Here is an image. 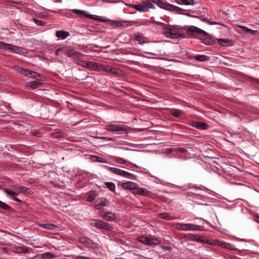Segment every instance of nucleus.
Returning <instances> with one entry per match:
<instances>
[{
    "instance_id": "nucleus-1",
    "label": "nucleus",
    "mask_w": 259,
    "mask_h": 259,
    "mask_svg": "<svg viewBox=\"0 0 259 259\" xmlns=\"http://www.w3.org/2000/svg\"><path fill=\"white\" fill-rule=\"evenodd\" d=\"M184 29L187 31L188 34L201 35L199 39L205 45L212 46L214 44L215 41L212 37L205 31L194 26H186Z\"/></svg>"
},
{
    "instance_id": "nucleus-2",
    "label": "nucleus",
    "mask_w": 259,
    "mask_h": 259,
    "mask_svg": "<svg viewBox=\"0 0 259 259\" xmlns=\"http://www.w3.org/2000/svg\"><path fill=\"white\" fill-rule=\"evenodd\" d=\"M147 49L148 51L147 54L158 56L161 55L163 51V46L157 41H147Z\"/></svg>"
},
{
    "instance_id": "nucleus-3",
    "label": "nucleus",
    "mask_w": 259,
    "mask_h": 259,
    "mask_svg": "<svg viewBox=\"0 0 259 259\" xmlns=\"http://www.w3.org/2000/svg\"><path fill=\"white\" fill-rule=\"evenodd\" d=\"M161 25L163 26L162 32L166 37L172 39L180 37L182 38L185 37V34L179 33L177 30L169 27L167 24L162 23Z\"/></svg>"
},
{
    "instance_id": "nucleus-4",
    "label": "nucleus",
    "mask_w": 259,
    "mask_h": 259,
    "mask_svg": "<svg viewBox=\"0 0 259 259\" xmlns=\"http://www.w3.org/2000/svg\"><path fill=\"white\" fill-rule=\"evenodd\" d=\"M89 223L91 227H95L97 229L107 231H111L113 229V225L101 220L95 219L90 220Z\"/></svg>"
},
{
    "instance_id": "nucleus-5",
    "label": "nucleus",
    "mask_w": 259,
    "mask_h": 259,
    "mask_svg": "<svg viewBox=\"0 0 259 259\" xmlns=\"http://www.w3.org/2000/svg\"><path fill=\"white\" fill-rule=\"evenodd\" d=\"M125 127L123 125L109 124L106 125L105 130L109 132L120 134L126 131Z\"/></svg>"
},
{
    "instance_id": "nucleus-6",
    "label": "nucleus",
    "mask_w": 259,
    "mask_h": 259,
    "mask_svg": "<svg viewBox=\"0 0 259 259\" xmlns=\"http://www.w3.org/2000/svg\"><path fill=\"white\" fill-rule=\"evenodd\" d=\"M72 11L73 13L77 15L78 16L81 18L83 17H88L89 18H91L94 20H99L101 21H104V20L98 19V16H94L93 15L89 14L85 11L84 10H78V9H73L72 10H68L69 12H67V13L68 14H70V12Z\"/></svg>"
},
{
    "instance_id": "nucleus-7",
    "label": "nucleus",
    "mask_w": 259,
    "mask_h": 259,
    "mask_svg": "<svg viewBox=\"0 0 259 259\" xmlns=\"http://www.w3.org/2000/svg\"><path fill=\"white\" fill-rule=\"evenodd\" d=\"M109 169L112 173L130 179L134 180L136 177L134 175L117 168L109 167Z\"/></svg>"
},
{
    "instance_id": "nucleus-8",
    "label": "nucleus",
    "mask_w": 259,
    "mask_h": 259,
    "mask_svg": "<svg viewBox=\"0 0 259 259\" xmlns=\"http://www.w3.org/2000/svg\"><path fill=\"white\" fill-rule=\"evenodd\" d=\"M68 57H71L73 59V61L76 62L79 61L82 56L83 55L74 50H68L65 51L64 53Z\"/></svg>"
},
{
    "instance_id": "nucleus-9",
    "label": "nucleus",
    "mask_w": 259,
    "mask_h": 259,
    "mask_svg": "<svg viewBox=\"0 0 259 259\" xmlns=\"http://www.w3.org/2000/svg\"><path fill=\"white\" fill-rule=\"evenodd\" d=\"M204 230V227L201 226H198L192 224H184L183 230L184 231H202Z\"/></svg>"
},
{
    "instance_id": "nucleus-10",
    "label": "nucleus",
    "mask_w": 259,
    "mask_h": 259,
    "mask_svg": "<svg viewBox=\"0 0 259 259\" xmlns=\"http://www.w3.org/2000/svg\"><path fill=\"white\" fill-rule=\"evenodd\" d=\"M80 242L84 244L88 247L95 248L97 247V243L93 242L92 240L87 237H81L79 238Z\"/></svg>"
},
{
    "instance_id": "nucleus-11",
    "label": "nucleus",
    "mask_w": 259,
    "mask_h": 259,
    "mask_svg": "<svg viewBox=\"0 0 259 259\" xmlns=\"http://www.w3.org/2000/svg\"><path fill=\"white\" fill-rule=\"evenodd\" d=\"M99 215L107 221H112L116 219L115 214L110 212L100 211Z\"/></svg>"
},
{
    "instance_id": "nucleus-12",
    "label": "nucleus",
    "mask_w": 259,
    "mask_h": 259,
    "mask_svg": "<svg viewBox=\"0 0 259 259\" xmlns=\"http://www.w3.org/2000/svg\"><path fill=\"white\" fill-rule=\"evenodd\" d=\"M161 243V240L157 237H147V245H150L152 247L158 245Z\"/></svg>"
},
{
    "instance_id": "nucleus-13",
    "label": "nucleus",
    "mask_w": 259,
    "mask_h": 259,
    "mask_svg": "<svg viewBox=\"0 0 259 259\" xmlns=\"http://www.w3.org/2000/svg\"><path fill=\"white\" fill-rule=\"evenodd\" d=\"M152 2L154 4L157 5L160 8L165 9L166 10L169 11L170 8L169 6H171V4L164 3L160 0H152Z\"/></svg>"
},
{
    "instance_id": "nucleus-14",
    "label": "nucleus",
    "mask_w": 259,
    "mask_h": 259,
    "mask_svg": "<svg viewBox=\"0 0 259 259\" xmlns=\"http://www.w3.org/2000/svg\"><path fill=\"white\" fill-rule=\"evenodd\" d=\"M3 191L6 194L11 197L16 201L18 202H22V201L20 199L16 197V196L18 195V193H16L12 189L8 188H4Z\"/></svg>"
},
{
    "instance_id": "nucleus-15",
    "label": "nucleus",
    "mask_w": 259,
    "mask_h": 259,
    "mask_svg": "<svg viewBox=\"0 0 259 259\" xmlns=\"http://www.w3.org/2000/svg\"><path fill=\"white\" fill-rule=\"evenodd\" d=\"M218 42L223 47H230L233 45L232 40L225 38L218 39Z\"/></svg>"
},
{
    "instance_id": "nucleus-16",
    "label": "nucleus",
    "mask_w": 259,
    "mask_h": 259,
    "mask_svg": "<svg viewBox=\"0 0 259 259\" xmlns=\"http://www.w3.org/2000/svg\"><path fill=\"white\" fill-rule=\"evenodd\" d=\"M39 226L47 230L56 231L59 229V227L53 224H41Z\"/></svg>"
},
{
    "instance_id": "nucleus-17",
    "label": "nucleus",
    "mask_w": 259,
    "mask_h": 259,
    "mask_svg": "<svg viewBox=\"0 0 259 259\" xmlns=\"http://www.w3.org/2000/svg\"><path fill=\"white\" fill-rule=\"evenodd\" d=\"M26 85L28 88L31 90H34L38 88V87L42 85V83L37 80H34L32 81H29L27 83Z\"/></svg>"
},
{
    "instance_id": "nucleus-18",
    "label": "nucleus",
    "mask_w": 259,
    "mask_h": 259,
    "mask_svg": "<svg viewBox=\"0 0 259 259\" xmlns=\"http://www.w3.org/2000/svg\"><path fill=\"white\" fill-rule=\"evenodd\" d=\"M10 52L18 54H24L26 53V50L23 48L14 45Z\"/></svg>"
},
{
    "instance_id": "nucleus-19",
    "label": "nucleus",
    "mask_w": 259,
    "mask_h": 259,
    "mask_svg": "<svg viewBox=\"0 0 259 259\" xmlns=\"http://www.w3.org/2000/svg\"><path fill=\"white\" fill-rule=\"evenodd\" d=\"M137 184L132 182H127L122 183L121 187L124 189L134 190L136 189Z\"/></svg>"
},
{
    "instance_id": "nucleus-20",
    "label": "nucleus",
    "mask_w": 259,
    "mask_h": 259,
    "mask_svg": "<svg viewBox=\"0 0 259 259\" xmlns=\"http://www.w3.org/2000/svg\"><path fill=\"white\" fill-rule=\"evenodd\" d=\"M69 35V32L64 30H59L56 32V36L58 38H61L62 39L66 38Z\"/></svg>"
},
{
    "instance_id": "nucleus-21",
    "label": "nucleus",
    "mask_w": 259,
    "mask_h": 259,
    "mask_svg": "<svg viewBox=\"0 0 259 259\" xmlns=\"http://www.w3.org/2000/svg\"><path fill=\"white\" fill-rule=\"evenodd\" d=\"M193 58L199 62L208 61L210 60V57L205 55H196L193 57Z\"/></svg>"
},
{
    "instance_id": "nucleus-22",
    "label": "nucleus",
    "mask_w": 259,
    "mask_h": 259,
    "mask_svg": "<svg viewBox=\"0 0 259 259\" xmlns=\"http://www.w3.org/2000/svg\"><path fill=\"white\" fill-rule=\"evenodd\" d=\"M193 126L199 130H205L208 128V125L205 122L197 121L194 123Z\"/></svg>"
},
{
    "instance_id": "nucleus-23",
    "label": "nucleus",
    "mask_w": 259,
    "mask_h": 259,
    "mask_svg": "<svg viewBox=\"0 0 259 259\" xmlns=\"http://www.w3.org/2000/svg\"><path fill=\"white\" fill-rule=\"evenodd\" d=\"M89 68L93 69L95 71H100L102 70V65L98 63L90 62L89 63Z\"/></svg>"
},
{
    "instance_id": "nucleus-24",
    "label": "nucleus",
    "mask_w": 259,
    "mask_h": 259,
    "mask_svg": "<svg viewBox=\"0 0 259 259\" xmlns=\"http://www.w3.org/2000/svg\"><path fill=\"white\" fill-rule=\"evenodd\" d=\"M12 251L16 253H26L28 251V249L22 246L13 247Z\"/></svg>"
},
{
    "instance_id": "nucleus-25",
    "label": "nucleus",
    "mask_w": 259,
    "mask_h": 259,
    "mask_svg": "<svg viewBox=\"0 0 259 259\" xmlns=\"http://www.w3.org/2000/svg\"><path fill=\"white\" fill-rule=\"evenodd\" d=\"M102 70H103L107 72H110L113 74H117L118 70L115 68H113L110 66H106L102 65Z\"/></svg>"
},
{
    "instance_id": "nucleus-26",
    "label": "nucleus",
    "mask_w": 259,
    "mask_h": 259,
    "mask_svg": "<svg viewBox=\"0 0 259 259\" xmlns=\"http://www.w3.org/2000/svg\"><path fill=\"white\" fill-rule=\"evenodd\" d=\"M57 256L51 252H45L41 254V259H52L56 258Z\"/></svg>"
},
{
    "instance_id": "nucleus-27",
    "label": "nucleus",
    "mask_w": 259,
    "mask_h": 259,
    "mask_svg": "<svg viewBox=\"0 0 259 259\" xmlns=\"http://www.w3.org/2000/svg\"><path fill=\"white\" fill-rule=\"evenodd\" d=\"M135 39L139 41L140 44H143L146 42V38L143 34L138 33L136 34Z\"/></svg>"
},
{
    "instance_id": "nucleus-28",
    "label": "nucleus",
    "mask_w": 259,
    "mask_h": 259,
    "mask_svg": "<svg viewBox=\"0 0 259 259\" xmlns=\"http://www.w3.org/2000/svg\"><path fill=\"white\" fill-rule=\"evenodd\" d=\"M91 161L94 162H98L101 163H108L107 161L101 157L96 155H92L90 157Z\"/></svg>"
},
{
    "instance_id": "nucleus-29",
    "label": "nucleus",
    "mask_w": 259,
    "mask_h": 259,
    "mask_svg": "<svg viewBox=\"0 0 259 259\" xmlns=\"http://www.w3.org/2000/svg\"><path fill=\"white\" fill-rule=\"evenodd\" d=\"M175 2L179 5H194V0H175Z\"/></svg>"
},
{
    "instance_id": "nucleus-30",
    "label": "nucleus",
    "mask_w": 259,
    "mask_h": 259,
    "mask_svg": "<svg viewBox=\"0 0 259 259\" xmlns=\"http://www.w3.org/2000/svg\"><path fill=\"white\" fill-rule=\"evenodd\" d=\"M169 6L170 8L169 11L175 12L178 14H183V12L184 11V10L183 9H182L178 7H177V6H174L172 5L171 6Z\"/></svg>"
},
{
    "instance_id": "nucleus-31",
    "label": "nucleus",
    "mask_w": 259,
    "mask_h": 259,
    "mask_svg": "<svg viewBox=\"0 0 259 259\" xmlns=\"http://www.w3.org/2000/svg\"><path fill=\"white\" fill-rule=\"evenodd\" d=\"M14 188L17 190H18L20 192H22L23 193L27 194L29 193V189L23 186H14Z\"/></svg>"
},
{
    "instance_id": "nucleus-32",
    "label": "nucleus",
    "mask_w": 259,
    "mask_h": 259,
    "mask_svg": "<svg viewBox=\"0 0 259 259\" xmlns=\"http://www.w3.org/2000/svg\"><path fill=\"white\" fill-rule=\"evenodd\" d=\"M158 217L161 219H165L167 220H170L171 219V216L170 213L167 212H163L158 214Z\"/></svg>"
},
{
    "instance_id": "nucleus-33",
    "label": "nucleus",
    "mask_w": 259,
    "mask_h": 259,
    "mask_svg": "<svg viewBox=\"0 0 259 259\" xmlns=\"http://www.w3.org/2000/svg\"><path fill=\"white\" fill-rule=\"evenodd\" d=\"M21 73L23 74H24L28 77L32 78V75L33 74H34V72L32 71H30L29 70H28L27 69L25 68H22L21 69Z\"/></svg>"
},
{
    "instance_id": "nucleus-34",
    "label": "nucleus",
    "mask_w": 259,
    "mask_h": 259,
    "mask_svg": "<svg viewBox=\"0 0 259 259\" xmlns=\"http://www.w3.org/2000/svg\"><path fill=\"white\" fill-rule=\"evenodd\" d=\"M108 203H109L108 200L106 199H104L102 200L100 203L96 205V207L98 209H101L102 207L105 206Z\"/></svg>"
},
{
    "instance_id": "nucleus-35",
    "label": "nucleus",
    "mask_w": 259,
    "mask_h": 259,
    "mask_svg": "<svg viewBox=\"0 0 259 259\" xmlns=\"http://www.w3.org/2000/svg\"><path fill=\"white\" fill-rule=\"evenodd\" d=\"M106 186L111 191L114 192L115 190V185L112 182H105Z\"/></svg>"
},
{
    "instance_id": "nucleus-36",
    "label": "nucleus",
    "mask_w": 259,
    "mask_h": 259,
    "mask_svg": "<svg viewBox=\"0 0 259 259\" xmlns=\"http://www.w3.org/2000/svg\"><path fill=\"white\" fill-rule=\"evenodd\" d=\"M0 208L7 211L10 210L12 209L11 206L1 201H0Z\"/></svg>"
},
{
    "instance_id": "nucleus-37",
    "label": "nucleus",
    "mask_w": 259,
    "mask_h": 259,
    "mask_svg": "<svg viewBox=\"0 0 259 259\" xmlns=\"http://www.w3.org/2000/svg\"><path fill=\"white\" fill-rule=\"evenodd\" d=\"M75 63L80 66L89 67L90 61L80 60V59H79V61H76Z\"/></svg>"
},
{
    "instance_id": "nucleus-38",
    "label": "nucleus",
    "mask_w": 259,
    "mask_h": 259,
    "mask_svg": "<svg viewBox=\"0 0 259 259\" xmlns=\"http://www.w3.org/2000/svg\"><path fill=\"white\" fill-rule=\"evenodd\" d=\"M32 19L33 20L34 22L38 26H44L47 24V23L46 22L42 21L40 20L35 19L34 18H32Z\"/></svg>"
},
{
    "instance_id": "nucleus-39",
    "label": "nucleus",
    "mask_w": 259,
    "mask_h": 259,
    "mask_svg": "<svg viewBox=\"0 0 259 259\" xmlns=\"http://www.w3.org/2000/svg\"><path fill=\"white\" fill-rule=\"evenodd\" d=\"M134 8L140 12H144L145 11L146 7L141 5H134Z\"/></svg>"
},
{
    "instance_id": "nucleus-40",
    "label": "nucleus",
    "mask_w": 259,
    "mask_h": 259,
    "mask_svg": "<svg viewBox=\"0 0 259 259\" xmlns=\"http://www.w3.org/2000/svg\"><path fill=\"white\" fill-rule=\"evenodd\" d=\"M96 197V195L95 193H90L88 197L87 200H88V201L91 202V201H94Z\"/></svg>"
},
{
    "instance_id": "nucleus-41",
    "label": "nucleus",
    "mask_w": 259,
    "mask_h": 259,
    "mask_svg": "<svg viewBox=\"0 0 259 259\" xmlns=\"http://www.w3.org/2000/svg\"><path fill=\"white\" fill-rule=\"evenodd\" d=\"M193 239L199 242H202L205 241L204 238H203L200 236L197 237L196 235H193Z\"/></svg>"
},
{
    "instance_id": "nucleus-42",
    "label": "nucleus",
    "mask_w": 259,
    "mask_h": 259,
    "mask_svg": "<svg viewBox=\"0 0 259 259\" xmlns=\"http://www.w3.org/2000/svg\"><path fill=\"white\" fill-rule=\"evenodd\" d=\"M171 114L175 117H179L181 115V111L179 109L174 110L171 112Z\"/></svg>"
},
{
    "instance_id": "nucleus-43",
    "label": "nucleus",
    "mask_w": 259,
    "mask_h": 259,
    "mask_svg": "<svg viewBox=\"0 0 259 259\" xmlns=\"http://www.w3.org/2000/svg\"><path fill=\"white\" fill-rule=\"evenodd\" d=\"M14 45H13L12 44H5V47L4 48V50H7L9 52H11L12 48L14 47Z\"/></svg>"
},
{
    "instance_id": "nucleus-44",
    "label": "nucleus",
    "mask_w": 259,
    "mask_h": 259,
    "mask_svg": "<svg viewBox=\"0 0 259 259\" xmlns=\"http://www.w3.org/2000/svg\"><path fill=\"white\" fill-rule=\"evenodd\" d=\"M116 161L119 163H121V164H126V162H127V161L125 159H123L121 158H119V157H117V158H116Z\"/></svg>"
},
{
    "instance_id": "nucleus-45",
    "label": "nucleus",
    "mask_w": 259,
    "mask_h": 259,
    "mask_svg": "<svg viewBox=\"0 0 259 259\" xmlns=\"http://www.w3.org/2000/svg\"><path fill=\"white\" fill-rule=\"evenodd\" d=\"M135 193L139 194L144 195L145 193V189L138 188L135 189Z\"/></svg>"
},
{
    "instance_id": "nucleus-46",
    "label": "nucleus",
    "mask_w": 259,
    "mask_h": 259,
    "mask_svg": "<svg viewBox=\"0 0 259 259\" xmlns=\"http://www.w3.org/2000/svg\"><path fill=\"white\" fill-rule=\"evenodd\" d=\"M152 0L151 1H147V10L148 8H154V6L152 3Z\"/></svg>"
},
{
    "instance_id": "nucleus-47",
    "label": "nucleus",
    "mask_w": 259,
    "mask_h": 259,
    "mask_svg": "<svg viewBox=\"0 0 259 259\" xmlns=\"http://www.w3.org/2000/svg\"><path fill=\"white\" fill-rule=\"evenodd\" d=\"M176 151H179L182 153H185L187 152V150L184 148H176Z\"/></svg>"
},
{
    "instance_id": "nucleus-48",
    "label": "nucleus",
    "mask_w": 259,
    "mask_h": 259,
    "mask_svg": "<svg viewBox=\"0 0 259 259\" xmlns=\"http://www.w3.org/2000/svg\"><path fill=\"white\" fill-rule=\"evenodd\" d=\"M204 21H206L207 23H208L209 24H210V25H215V24H219V25H222L223 26H226V25L225 24H221V23H217L216 22H214V21H208V20H204Z\"/></svg>"
},
{
    "instance_id": "nucleus-49",
    "label": "nucleus",
    "mask_w": 259,
    "mask_h": 259,
    "mask_svg": "<svg viewBox=\"0 0 259 259\" xmlns=\"http://www.w3.org/2000/svg\"><path fill=\"white\" fill-rule=\"evenodd\" d=\"M241 27L242 28L243 30L246 31V32H250L251 34H253V32L254 31L252 30V29H249L248 28H247L245 26H241Z\"/></svg>"
},
{
    "instance_id": "nucleus-50",
    "label": "nucleus",
    "mask_w": 259,
    "mask_h": 259,
    "mask_svg": "<svg viewBox=\"0 0 259 259\" xmlns=\"http://www.w3.org/2000/svg\"><path fill=\"white\" fill-rule=\"evenodd\" d=\"M219 245L221 247H222L223 248H228V245H230L229 244H228L226 242H221V243L219 244Z\"/></svg>"
},
{
    "instance_id": "nucleus-51",
    "label": "nucleus",
    "mask_w": 259,
    "mask_h": 259,
    "mask_svg": "<svg viewBox=\"0 0 259 259\" xmlns=\"http://www.w3.org/2000/svg\"><path fill=\"white\" fill-rule=\"evenodd\" d=\"M186 26H185L184 28H182L179 25H174L172 27H173V28L174 30H177V31L178 30H181V29H184V28L186 27Z\"/></svg>"
},
{
    "instance_id": "nucleus-52",
    "label": "nucleus",
    "mask_w": 259,
    "mask_h": 259,
    "mask_svg": "<svg viewBox=\"0 0 259 259\" xmlns=\"http://www.w3.org/2000/svg\"><path fill=\"white\" fill-rule=\"evenodd\" d=\"M183 225L184 224H181V223H179V224H178L177 225V229H178V230H183Z\"/></svg>"
},
{
    "instance_id": "nucleus-53",
    "label": "nucleus",
    "mask_w": 259,
    "mask_h": 259,
    "mask_svg": "<svg viewBox=\"0 0 259 259\" xmlns=\"http://www.w3.org/2000/svg\"><path fill=\"white\" fill-rule=\"evenodd\" d=\"M125 165L126 166H130L131 167H132L133 166H136V167H138L137 166H136L135 164H133L132 163L129 162V161H127V162H126V164H125Z\"/></svg>"
},
{
    "instance_id": "nucleus-54",
    "label": "nucleus",
    "mask_w": 259,
    "mask_h": 259,
    "mask_svg": "<svg viewBox=\"0 0 259 259\" xmlns=\"http://www.w3.org/2000/svg\"><path fill=\"white\" fill-rule=\"evenodd\" d=\"M32 76L33 78L38 79V78L40 76V75L34 72V74H33Z\"/></svg>"
},
{
    "instance_id": "nucleus-55",
    "label": "nucleus",
    "mask_w": 259,
    "mask_h": 259,
    "mask_svg": "<svg viewBox=\"0 0 259 259\" xmlns=\"http://www.w3.org/2000/svg\"><path fill=\"white\" fill-rule=\"evenodd\" d=\"M174 151H176V148H168L167 149V152L169 153H171Z\"/></svg>"
},
{
    "instance_id": "nucleus-56",
    "label": "nucleus",
    "mask_w": 259,
    "mask_h": 259,
    "mask_svg": "<svg viewBox=\"0 0 259 259\" xmlns=\"http://www.w3.org/2000/svg\"><path fill=\"white\" fill-rule=\"evenodd\" d=\"M139 240L143 243L146 244V237H141Z\"/></svg>"
},
{
    "instance_id": "nucleus-57",
    "label": "nucleus",
    "mask_w": 259,
    "mask_h": 259,
    "mask_svg": "<svg viewBox=\"0 0 259 259\" xmlns=\"http://www.w3.org/2000/svg\"><path fill=\"white\" fill-rule=\"evenodd\" d=\"M251 81L254 82H255L257 84H259V80L257 79H255L254 78H251Z\"/></svg>"
},
{
    "instance_id": "nucleus-58",
    "label": "nucleus",
    "mask_w": 259,
    "mask_h": 259,
    "mask_svg": "<svg viewBox=\"0 0 259 259\" xmlns=\"http://www.w3.org/2000/svg\"><path fill=\"white\" fill-rule=\"evenodd\" d=\"M62 51V49L61 48H59L57 50H56L55 51V55L56 56H59V53Z\"/></svg>"
},
{
    "instance_id": "nucleus-59",
    "label": "nucleus",
    "mask_w": 259,
    "mask_h": 259,
    "mask_svg": "<svg viewBox=\"0 0 259 259\" xmlns=\"http://www.w3.org/2000/svg\"><path fill=\"white\" fill-rule=\"evenodd\" d=\"M6 43L0 41V49L4 50V48L5 47Z\"/></svg>"
},
{
    "instance_id": "nucleus-60",
    "label": "nucleus",
    "mask_w": 259,
    "mask_h": 259,
    "mask_svg": "<svg viewBox=\"0 0 259 259\" xmlns=\"http://www.w3.org/2000/svg\"><path fill=\"white\" fill-rule=\"evenodd\" d=\"M9 249L8 248H4L2 251L5 253H7L9 252Z\"/></svg>"
},
{
    "instance_id": "nucleus-61",
    "label": "nucleus",
    "mask_w": 259,
    "mask_h": 259,
    "mask_svg": "<svg viewBox=\"0 0 259 259\" xmlns=\"http://www.w3.org/2000/svg\"><path fill=\"white\" fill-rule=\"evenodd\" d=\"M146 194H147V197H152V194L151 192H149L147 190Z\"/></svg>"
},
{
    "instance_id": "nucleus-62",
    "label": "nucleus",
    "mask_w": 259,
    "mask_h": 259,
    "mask_svg": "<svg viewBox=\"0 0 259 259\" xmlns=\"http://www.w3.org/2000/svg\"><path fill=\"white\" fill-rule=\"evenodd\" d=\"M53 136L55 138H58V137H60V133H54Z\"/></svg>"
},
{
    "instance_id": "nucleus-63",
    "label": "nucleus",
    "mask_w": 259,
    "mask_h": 259,
    "mask_svg": "<svg viewBox=\"0 0 259 259\" xmlns=\"http://www.w3.org/2000/svg\"><path fill=\"white\" fill-rule=\"evenodd\" d=\"M210 241L207 239H205V241L203 242V243L208 244H212L211 243H210Z\"/></svg>"
},
{
    "instance_id": "nucleus-64",
    "label": "nucleus",
    "mask_w": 259,
    "mask_h": 259,
    "mask_svg": "<svg viewBox=\"0 0 259 259\" xmlns=\"http://www.w3.org/2000/svg\"><path fill=\"white\" fill-rule=\"evenodd\" d=\"M255 221L259 223V216L255 217Z\"/></svg>"
}]
</instances>
